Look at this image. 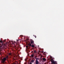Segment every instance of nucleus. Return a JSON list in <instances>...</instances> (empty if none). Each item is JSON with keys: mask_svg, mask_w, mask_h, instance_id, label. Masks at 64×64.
Masks as SVG:
<instances>
[{"mask_svg": "<svg viewBox=\"0 0 64 64\" xmlns=\"http://www.w3.org/2000/svg\"><path fill=\"white\" fill-rule=\"evenodd\" d=\"M8 56H6V57L4 58L3 59H2V62H1L3 64H4V63H5V62L6 61V59H8Z\"/></svg>", "mask_w": 64, "mask_h": 64, "instance_id": "nucleus-1", "label": "nucleus"}, {"mask_svg": "<svg viewBox=\"0 0 64 64\" xmlns=\"http://www.w3.org/2000/svg\"><path fill=\"white\" fill-rule=\"evenodd\" d=\"M28 46H30V47H32L33 48H34V47H35V46H34V45L33 44H32V45H31V43H29L28 44Z\"/></svg>", "mask_w": 64, "mask_h": 64, "instance_id": "nucleus-2", "label": "nucleus"}, {"mask_svg": "<svg viewBox=\"0 0 64 64\" xmlns=\"http://www.w3.org/2000/svg\"><path fill=\"white\" fill-rule=\"evenodd\" d=\"M53 61L55 63V64H57V63L56 62L54 61V60H53V59H52L51 60V63H53V62H53Z\"/></svg>", "mask_w": 64, "mask_h": 64, "instance_id": "nucleus-3", "label": "nucleus"}, {"mask_svg": "<svg viewBox=\"0 0 64 64\" xmlns=\"http://www.w3.org/2000/svg\"><path fill=\"white\" fill-rule=\"evenodd\" d=\"M30 41H31L30 43L32 44H34V41L33 40H31Z\"/></svg>", "mask_w": 64, "mask_h": 64, "instance_id": "nucleus-4", "label": "nucleus"}, {"mask_svg": "<svg viewBox=\"0 0 64 64\" xmlns=\"http://www.w3.org/2000/svg\"><path fill=\"white\" fill-rule=\"evenodd\" d=\"M6 41V40H4L3 41H2V40H0V43H4V42H5Z\"/></svg>", "mask_w": 64, "mask_h": 64, "instance_id": "nucleus-5", "label": "nucleus"}, {"mask_svg": "<svg viewBox=\"0 0 64 64\" xmlns=\"http://www.w3.org/2000/svg\"><path fill=\"white\" fill-rule=\"evenodd\" d=\"M36 64H39V62H38V60H36Z\"/></svg>", "mask_w": 64, "mask_h": 64, "instance_id": "nucleus-6", "label": "nucleus"}, {"mask_svg": "<svg viewBox=\"0 0 64 64\" xmlns=\"http://www.w3.org/2000/svg\"><path fill=\"white\" fill-rule=\"evenodd\" d=\"M43 60H44V61H45V60H46V58H43Z\"/></svg>", "mask_w": 64, "mask_h": 64, "instance_id": "nucleus-7", "label": "nucleus"}, {"mask_svg": "<svg viewBox=\"0 0 64 64\" xmlns=\"http://www.w3.org/2000/svg\"><path fill=\"white\" fill-rule=\"evenodd\" d=\"M33 62H34V60H32V63H33Z\"/></svg>", "mask_w": 64, "mask_h": 64, "instance_id": "nucleus-8", "label": "nucleus"}, {"mask_svg": "<svg viewBox=\"0 0 64 64\" xmlns=\"http://www.w3.org/2000/svg\"><path fill=\"white\" fill-rule=\"evenodd\" d=\"M52 62V63H53V64H55V63L54 62V61Z\"/></svg>", "mask_w": 64, "mask_h": 64, "instance_id": "nucleus-9", "label": "nucleus"}, {"mask_svg": "<svg viewBox=\"0 0 64 64\" xmlns=\"http://www.w3.org/2000/svg\"><path fill=\"white\" fill-rule=\"evenodd\" d=\"M31 56L32 57H33L34 56V55L33 54H31Z\"/></svg>", "mask_w": 64, "mask_h": 64, "instance_id": "nucleus-10", "label": "nucleus"}, {"mask_svg": "<svg viewBox=\"0 0 64 64\" xmlns=\"http://www.w3.org/2000/svg\"><path fill=\"white\" fill-rule=\"evenodd\" d=\"M39 52H40V53H43V52L42 51H40Z\"/></svg>", "mask_w": 64, "mask_h": 64, "instance_id": "nucleus-11", "label": "nucleus"}, {"mask_svg": "<svg viewBox=\"0 0 64 64\" xmlns=\"http://www.w3.org/2000/svg\"><path fill=\"white\" fill-rule=\"evenodd\" d=\"M33 36H34L36 38V36H35V35H34Z\"/></svg>", "mask_w": 64, "mask_h": 64, "instance_id": "nucleus-12", "label": "nucleus"}, {"mask_svg": "<svg viewBox=\"0 0 64 64\" xmlns=\"http://www.w3.org/2000/svg\"><path fill=\"white\" fill-rule=\"evenodd\" d=\"M34 53H36V50H34Z\"/></svg>", "mask_w": 64, "mask_h": 64, "instance_id": "nucleus-13", "label": "nucleus"}, {"mask_svg": "<svg viewBox=\"0 0 64 64\" xmlns=\"http://www.w3.org/2000/svg\"><path fill=\"white\" fill-rule=\"evenodd\" d=\"M35 58L36 59V60H37V58Z\"/></svg>", "mask_w": 64, "mask_h": 64, "instance_id": "nucleus-14", "label": "nucleus"}, {"mask_svg": "<svg viewBox=\"0 0 64 64\" xmlns=\"http://www.w3.org/2000/svg\"><path fill=\"white\" fill-rule=\"evenodd\" d=\"M26 48H28V46H26Z\"/></svg>", "mask_w": 64, "mask_h": 64, "instance_id": "nucleus-15", "label": "nucleus"}, {"mask_svg": "<svg viewBox=\"0 0 64 64\" xmlns=\"http://www.w3.org/2000/svg\"><path fill=\"white\" fill-rule=\"evenodd\" d=\"M16 41H19V40H16Z\"/></svg>", "mask_w": 64, "mask_h": 64, "instance_id": "nucleus-16", "label": "nucleus"}, {"mask_svg": "<svg viewBox=\"0 0 64 64\" xmlns=\"http://www.w3.org/2000/svg\"><path fill=\"white\" fill-rule=\"evenodd\" d=\"M37 59H38V60H39V58H37Z\"/></svg>", "mask_w": 64, "mask_h": 64, "instance_id": "nucleus-17", "label": "nucleus"}, {"mask_svg": "<svg viewBox=\"0 0 64 64\" xmlns=\"http://www.w3.org/2000/svg\"><path fill=\"white\" fill-rule=\"evenodd\" d=\"M16 44V45H18V44Z\"/></svg>", "mask_w": 64, "mask_h": 64, "instance_id": "nucleus-18", "label": "nucleus"}, {"mask_svg": "<svg viewBox=\"0 0 64 64\" xmlns=\"http://www.w3.org/2000/svg\"><path fill=\"white\" fill-rule=\"evenodd\" d=\"M30 64H32L31 63H30Z\"/></svg>", "mask_w": 64, "mask_h": 64, "instance_id": "nucleus-19", "label": "nucleus"}, {"mask_svg": "<svg viewBox=\"0 0 64 64\" xmlns=\"http://www.w3.org/2000/svg\"><path fill=\"white\" fill-rule=\"evenodd\" d=\"M42 64L41 63H40V64Z\"/></svg>", "mask_w": 64, "mask_h": 64, "instance_id": "nucleus-20", "label": "nucleus"}, {"mask_svg": "<svg viewBox=\"0 0 64 64\" xmlns=\"http://www.w3.org/2000/svg\"><path fill=\"white\" fill-rule=\"evenodd\" d=\"M29 47H30V46H29Z\"/></svg>", "mask_w": 64, "mask_h": 64, "instance_id": "nucleus-21", "label": "nucleus"}, {"mask_svg": "<svg viewBox=\"0 0 64 64\" xmlns=\"http://www.w3.org/2000/svg\"><path fill=\"white\" fill-rule=\"evenodd\" d=\"M0 47H1V46H0Z\"/></svg>", "mask_w": 64, "mask_h": 64, "instance_id": "nucleus-22", "label": "nucleus"}]
</instances>
